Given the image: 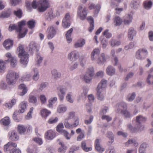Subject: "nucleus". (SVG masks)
Returning a JSON list of instances; mask_svg holds the SVG:
<instances>
[{"label": "nucleus", "instance_id": "obj_1", "mask_svg": "<svg viewBox=\"0 0 153 153\" xmlns=\"http://www.w3.org/2000/svg\"><path fill=\"white\" fill-rule=\"evenodd\" d=\"M146 118L141 115H139L136 117L135 122L136 124L134 127L132 125L128 124L127 126V129L132 133L140 132L144 129V126L143 124L146 121Z\"/></svg>", "mask_w": 153, "mask_h": 153}, {"label": "nucleus", "instance_id": "obj_2", "mask_svg": "<svg viewBox=\"0 0 153 153\" xmlns=\"http://www.w3.org/2000/svg\"><path fill=\"white\" fill-rule=\"evenodd\" d=\"M26 22L25 20H22L18 23V26L15 25H10L9 27V30L11 31L16 30L19 33V36L20 38L24 37L27 34L28 30L26 28H23L24 26L26 24Z\"/></svg>", "mask_w": 153, "mask_h": 153}, {"label": "nucleus", "instance_id": "obj_3", "mask_svg": "<svg viewBox=\"0 0 153 153\" xmlns=\"http://www.w3.org/2000/svg\"><path fill=\"white\" fill-rule=\"evenodd\" d=\"M19 57L20 58V62L23 68L26 67L29 61V55L24 50L22 46L20 45L17 48Z\"/></svg>", "mask_w": 153, "mask_h": 153}, {"label": "nucleus", "instance_id": "obj_4", "mask_svg": "<svg viewBox=\"0 0 153 153\" xmlns=\"http://www.w3.org/2000/svg\"><path fill=\"white\" fill-rule=\"evenodd\" d=\"M31 5L34 9H36L38 7V11L43 12L49 7L50 3L49 0H39L37 4L36 0H33Z\"/></svg>", "mask_w": 153, "mask_h": 153}, {"label": "nucleus", "instance_id": "obj_5", "mask_svg": "<svg viewBox=\"0 0 153 153\" xmlns=\"http://www.w3.org/2000/svg\"><path fill=\"white\" fill-rule=\"evenodd\" d=\"M19 77V72L12 70L9 71L7 75V81L9 85H13Z\"/></svg>", "mask_w": 153, "mask_h": 153}, {"label": "nucleus", "instance_id": "obj_6", "mask_svg": "<svg viewBox=\"0 0 153 153\" xmlns=\"http://www.w3.org/2000/svg\"><path fill=\"white\" fill-rule=\"evenodd\" d=\"M116 107L118 108L117 111L119 112L121 110L120 113L126 118H129L132 117V115L127 110V105L126 103L122 102L118 104Z\"/></svg>", "mask_w": 153, "mask_h": 153}, {"label": "nucleus", "instance_id": "obj_7", "mask_svg": "<svg viewBox=\"0 0 153 153\" xmlns=\"http://www.w3.org/2000/svg\"><path fill=\"white\" fill-rule=\"evenodd\" d=\"M94 75V68L92 67H89L85 74L81 76V78L86 83H89Z\"/></svg>", "mask_w": 153, "mask_h": 153}, {"label": "nucleus", "instance_id": "obj_8", "mask_svg": "<svg viewBox=\"0 0 153 153\" xmlns=\"http://www.w3.org/2000/svg\"><path fill=\"white\" fill-rule=\"evenodd\" d=\"M148 54V51L146 48H141L136 51L135 57L137 59L143 60L147 57Z\"/></svg>", "mask_w": 153, "mask_h": 153}, {"label": "nucleus", "instance_id": "obj_9", "mask_svg": "<svg viewBox=\"0 0 153 153\" xmlns=\"http://www.w3.org/2000/svg\"><path fill=\"white\" fill-rule=\"evenodd\" d=\"M87 13L88 11L85 7L83 8L81 6L79 7L77 15L80 19L82 20H85L86 17Z\"/></svg>", "mask_w": 153, "mask_h": 153}, {"label": "nucleus", "instance_id": "obj_10", "mask_svg": "<svg viewBox=\"0 0 153 153\" xmlns=\"http://www.w3.org/2000/svg\"><path fill=\"white\" fill-rule=\"evenodd\" d=\"M79 56V52L76 51H73L68 55V58L70 61H74Z\"/></svg>", "mask_w": 153, "mask_h": 153}, {"label": "nucleus", "instance_id": "obj_11", "mask_svg": "<svg viewBox=\"0 0 153 153\" xmlns=\"http://www.w3.org/2000/svg\"><path fill=\"white\" fill-rule=\"evenodd\" d=\"M109 58V56L108 55L105 54L104 53H102L97 59L96 62L98 64L100 65L106 62Z\"/></svg>", "mask_w": 153, "mask_h": 153}, {"label": "nucleus", "instance_id": "obj_12", "mask_svg": "<svg viewBox=\"0 0 153 153\" xmlns=\"http://www.w3.org/2000/svg\"><path fill=\"white\" fill-rule=\"evenodd\" d=\"M47 33L48 39H50L55 36L56 34V31L54 27L51 26L48 28Z\"/></svg>", "mask_w": 153, "mask_h": 153}, {"label": "nucleus", "instance_id": "obj_13", "mask_svg": "<svg viewBox=\"0 0 153 153\" xmlns=\"http://www.w3.org/2000/svg\"><path fill=\"white\" fill-rule=\"evenodd\" d=\"M133 19V15L131 13L126 14L123 18L124 24L129 25L132 22Z\"/></svg>", "mask_w": 153, "mask_h": 153}, {"label": "nucleus", "instance_id": "obj_14", "mask_svg": "<svg viewBox=\"0 0 153 153\" xmlns=\"http://www.w3.org/2000/svg\"><path fill=\"white\" fill-rule=\"evenodd\" d=\"M70 18L69 14L67 13L65 17L63 19L62 23V26L64 28H68L70 26Z\"/></svg>", "mask_w": 153, "mask_h": 153}, {"label": "nucleus", "instance_id": "obj_15", "mask_svg": "<svg viewBox=\"0 0 153 153\" xmlns=\"http://www.w3.org/2000/svg\"><path fill=\"white\" fill-rule=\"evenodd\" d=\"M69 120L66 118L64 120V125L65 127L67 128H72L76 127L79 125L77 121L74 122V123L71 124L68 122Z\"/></svg>", "mask_w": 153, "mask_h": 153}, {"label": "nucleus", "instance_id": "obj_16", "mask_svg": "<svg viewBox=\"0 0 153 153\" xmlns=\"http://www.w3.org/2000/svg\"><path fill=\"white\" fill-rule=\"evenodd\" d=\"M9 138L12 141H16L19 139V137L17 133L15 131H10L8 134Z\"/></svg>", "mask_w": 153, "mask_h": 153}, {"label": "nucleus", "instance_id": "obj_17", "mask_svg": "<svg viewBox=\"0 0 153 153\" xmlns=\"http://www.w3.org/2000/svg\"><path fill=\"white\" fill-rule=\"evenodd\" d=\"M107 84V81L102 79L98 84L97 89L106 90V88Z\"/></svg>", "mask_w": 153, "mask_h": 153}, {"label": "nucleus", "instance_id": "obj_18", "mask_svg": "<svg viewBox=\"0 0 153 153\" xmlns=\"http://www.w3.org/2000/svg\"><path fill=\"white\" fill-rule=\"evenodd\" d=\"M100 53V50L98 48L94 49L91 53V58L92 61L96 60Z\"/></svg>", "mask_w": 153, "mask_h": 153}, {"label": "nucleus", "instance_id": "obj_19", "mask_svg": "<svg viewBox=\"0 0 153 153\" xmlns=\"http://www.w3.org/2000/svg\"><path fill=\"white\" fill-rule=\"evenodd\" d=\"M46 138L49 140L53 139L56 136V134L54 131L50 130L47 131L45 133Z\"/></svg>", "mask_w": 153, "mask_h": 153}, {"label": "nucleus", "instance_id": "obj_20", "mask_svg": "<svg viewBox=\"0 0 153 153\" xmlns=\"http://www.w3.org/2000/svg\"><path fill=\"white\" fill-rule=\"evenodd\" d=\"M128 37L129 40H132L137 34V31L132 27H130L128 30Z\"/></svg>", "mask_w": 153, "mask_h": 153}, {"label": "nucleus", "instance_id": "obj_21", "mask_svg": "<svg viewBox=\"0 0 153 153\" xmlns=\"http://www.w3.org/2000/svg\"><path fill=\"white\" fill-rule=\"evenodd\" d=\"M39 49V47L37 46L36 44L34 42H31L29 45L28 50L30 51L33 52L37 51Z\"/></svg>", "mask_w": 153, "mask_h": 153}, {"label": "nucleus", "instance_id": "obj_22", "mask_svg": "<svg viewBox=\"0 0 153 153\" xmlns=\"http://www.w3.org/2000/svg\"><path fill=\"white\" fill-rule=\"evenodd\" d=\"M13 44V40L10 39L5 40L3 44L4 47L6 50H9L12 47Z\"/></svg>", "mask_w": 153, "mask_h": 153}, {"label": "nucleus", "instance_id": "obj_23", "mask_svg": "<svg viewBox=\"0 0 153 153\" xmlns=\"http://www.w3.org/2000/svg\"><path fill=\"white\" fill-rule=\"evenodd\" d=\"M149 145L146 142H143L140 145L139 148V153H146V149L148 147Z\"/></svg>", "mask_w": 153, "mask_h": 153}, {"label": "nucleus", "instance_id": "obj_24", "mask_svg": "<svg viewBox=\"0 0 153 153\" xmlns=\"http://www.w3.org/2000/svg\"><path fill=\"white\" fill-rule=\"evenodd\" d=\"M98 99L101 100L104 98L106 94V90L97 89Z\"/></svg>", "mask_w": 153, "mask_h": 153}, {"label": "nucleus", "instance_id": "obj_25", "mask_svg": "<svg viewBox=\"0 0 153 153\" xmlns=\"http://www.w3.org/2000/svg\"><path fill=\"white\" fill-rule=\"evenodd\" d=\"M88 89L85 87H83L81 91V94L79 95V98L78 100L79 101L80 99H85L87 94L88 91Z\"/></svg>", "mask_w": 153, "mask_h": 153}, {"label": "nucleus", "instance_id": "obj_26", "mask_svg": "<svg viewBox=\"0 0 153 153\" xmlns=\"http://www.w3.org/2000/svg\"><path fill=\"white\" fill-rule=\"evenodd\" d=\"M95 146L96 149L99 152L102 153L104 151L105 149L101 147L100 144V140L97 139L95 142Z\"/></svg>", "mask_w": 153, "mask_h": 153}, {"label": "nucleus", "instance_id": "obj_27", "mask_svg": "<svg viewBox=\"0 0 153 153\" xmlns=\"http://www.w3.org/2000/svg\"><path fill=\"white\" fill-rule=\"evenodd\" d=\"M109 44L112 47L118 46L121 45L120 41L114 38H112L109 41Z\"/></svg>", "mask_w": 153, "mask_h": 153}, {"label": "nucleus", "instance_id": "obj_28", "mask_svg": "<svg viewBox=\"0 0 153 153\" xmlns=\"http://www.w3.org/2000/svg\"><path fill=\"white\" fill-rule=\"evenodd\" d=\"M130 144L137 146L138 145V143L135 138H132L129 139L127 142L125 143V145L126 146H128Z\"/></svg>", "mask_w": 153, "mask_h": 153}, {"label": "nucleus", "instance_id": "obj_29", "mask_svg": "<svg viewBox=\"0 0 153 153\" xmlns=\"http://www.w3.org/2000/svg\"><path fill=\"white\" fill-rule=\"evenodd\" d=\"M18 131L21 134H24L26 132L27 127L22 125H19L17 127Z\"/></svg>", "mask_w": 153, "mask_h": 153}, {"label": "nucleus", "instance_id": "obj_30", "mask_svg": "<svg viewBox=\"0 0 153 153\" xmlns=\"http://www.w3.org/2000/svg\"><path fill=\"white\" fill-rule=\"evenodd\" d=\"M52 77L53 79H57L60 78L61 76V73L58 72V71L55 69L52 70L51 71Z\"/></svg>", "mask_w": 153, "mask_h": 153}, {"label": "nucleus", "instance_id": "obj_31", "mask_svg": "<svg viewBox=\"0 0 153 153\" xmlns=\"http://www.w3.org/2000/svg\"><path fill=\"white\" fill-rule=\"evenodd\" d=\"M27 104L26 102L23 101L21 102L19 105V109L18 111L19 113L24 112L26 109Z\"/></svg>", "mask_w": 153, "mask_h": 153}, {"label": "nucleus", "instance_id": "obj_32", "mask_svg": "<svg viewBox=\"0 0 153 153\" xmlns=\"http://www.w3.org/2000/svg\"><path fill=\"white\" fill-rule=\"evenodd\" d=\"M68 120L71 119H73L74 120V122L77 121L78 122V124H79V121L78 117L76 115L75 113L74 112H71L69 113V115L66 118Z\"/></svg>", "mask_w": 153, "mask_h": 153}, {"label": "nucleus", "instance_id": "obj_33", "mask_svg": "<svg viewBox=\"0 0 153 153\" xmlns=\"http://www.w3.org/2000/svg\"><path fill=\"white\" fill-rule=\"evenodd\" d=\"M85 42L84 39H79L74 44V47L77 48L82 47L85 44Z\"/></svg>", "mask_w": 153, "mask_h": 153}, {"label": "nucleus", "instance_id": "obj_34", "mask_svg": "<svg viewBox=\"0 0 153 153\" xmlns=\"http://www.w3.org/2000/svg\"><path fill=\"white\" fill-rule=\"evenodd\" d=\"M87 19L90 24V26L88 29V30L90 32H91L94 30V19L91 16L88 17L87 18Z\"/></svg>", "mask_w": 153, "mask_h": 153}, {"label": "nucleus", "instance_id": "obj_35", "mask_svg": "<svg viewBox=\"0 0 153 153\" xmlns=\"http://www.w3.org/2000/svg\"><path fill=\"white\" fill-rule=\"evenodd\" d=\"M67 108L66 106L61 104L58 105L57 108V111L59 113H64L67 110Z\"/></svg>", "mask_w": 153, "mask_h": 153}, {"label": "nucleus", "instance_id": "obj_36", "mask_svg": "<svg viewBox=\"0 0 153 153\" xmlns=\"http://www.w3.org/2000/svg\"><path fill=\"white\" fill-rule=\"evenodd\" d=\"M106 71L108 75L112 76L115 73V69L111 65H109L107 68Z\"/></svg>", "mask_w": 153, "mask_h": 153}, {"label": "nucleus", "instance_id": "obj_37", "mask_svg": "<svg viewBox=\"0 0 153 153\" xmlns=\"http://www.w3.org/2000/svg\"><path fill=\"white\" fill-rule=\"evenodd\" d=\"M40 113L43 117L46 118L51 114V112L46 108H44L41 110Z\"/></svg>", "mask_w": 153, "mask_h": 153}, {"label": "nucleus", "instance_id": "obj_38", "mask_svg": "<svg viewBox=\"0 0 153 153\" xmlns=\"http://www.w3.org/2000/svg\"><path fill=\"white\" fill-rule=\"evenodd\" d=\"M140 1L138 0H133L131 1V8L137 9L140 7Z\"/></svg>", "mask_w": 153, "mask_h": 153}, {"label": "nucleus", "instance_id": "obj_39", "mask_svg": "<svg viewBox=\"0 0 153 153\" xmlns=\"http://www.w3.org/2000/svg\"><path fill=\"white\" fill-rule=\"evenodd\" d=\"M33 75L32 76L33 79L35 81L38 80L39 78V71L37 68H34L33 69Z\"/></svg>", "mask_w": 153, "mask_h": 153}, {"label": "nucleus", "instance_id": "obj_40", "mask_svg": "<svg viewBox=\"0 0 153 153\" xmlns=\"http://www.w3.org/2000/svg\"><path fill=\"white\" fill-rule=\"evenodd\" d=\"M19 88L22 89V92L20 94V95L23 96L26 94L27 91V89L26 85L24 84H22L19 86Z\"/></svg>", "mask_w": 153, "mask_h": 153}, {"label": "nucleus", "instance_id": "obj_41", "mask_svg": "<svg viewBox=\"0 0 153 153\" xmlns=\"http://www.w3.org/2000/svg\"><path fill=\"white\" fill-rule=\"evenodd\" d=\"M73 29L71 28L67 32L65 35L66 39L68 43H70L72 40V39L71 37V34L73 31Z\"/></svg>", "mask_w": 153, "mask_h": 153}, {"label": "nucleus", "instance_id": "obj_42", "mask_svg": "<svg viewBox=\"0 0 153 153\" xmlns=\"http://www.w3.org/2000/svg\"><path fill=\"white\" fill-rule=\"evenodd\" d=\"M106 136L111 140L108 142V145L111 144L114 141V137L113 134L111 131H108L107 132Z\"/></svg>", "mask_w": 153, "mask_h": 153}, {"label": "nucleus", "instance_id": "obj_43", "mask_svg": "<svg viewBox=\"0 0 153 153\" xmlns=\"http://www.w3.org/2000/svg\"><path fill=\"white\" fill-rule=\"evenodd\" d=\"M28 153H38V149L36 146H30L27 149Z\"/></svg>", "mask_w": 153, "mask_h": 153}, {"label": "nucleus", "instance_id": "obj_44", "mask_svg": "<svg viewBox=\"0 0 153 153\" xmlns=\"http://www.w3.org/2000/svg\"><path fill=\"white\" fill-rule=\"evenodd\" d=\"M122 23V20L120 17L118 16H116L114 18V25L116 26L120 25Z\"/></svg>", "mask_w": 153, "mask_h": 153}, {"label": "nucleus", "instance_id": "obj_45", "mask_svg": "<svg viewBox=\"0 0 153 153\" xmlns=\"http://www.w3.org/2000/svg\"><path fill=\"white\" fill-rule=\"evenodd\" d=\"M1 123L4 126H8L10 123V121L9 117L6 116L2 119L0 121Z\"/></svg>", "mask_w": 153, "mask_h": 153}, {"label": "nucleus", "instance_id": "obj_46", "mask_svg": "<svg viewBox=\"0 0 153 153\" xmlns=\"http://www.w3.org/2000/svg\"><path fill=\"white\" fill-rule=\"evenodd\" d=\"M21 79L23 81H29L31 80V75L30 73H26L22 77Z\"/></svg>", "mask_w": 153, "mask_h": 153}, {"label": "nucleus", "instance_id": "obj_47", "mask_svg": "<svg viewBox=\"0 0 153 153\" xmlns=\"http://www.w3.org/2000/svg\"><path fill=\"white\" fill-rule=\"evenodd\" d=\"M57 98L56 97L51 98L48 101V107L50 108H52L53 105L57 101Z\"/></svg>", "mask_w": 153, "mask_h": 153}, {"label": "nucleus", "instance_id": "obj_48", "mask_svg": "<svg viewBox=\"0 0 153 153\" xmlns=\"http://www.w3.org/2000/svg\"><path fill=\"white\" fill-rule=\"evenodd\" d=\"M46 19L50 21L53 18V11L52 10H48L45 14Z\"/></svg>", "mask_w": 153, "mask_h": 153}, {"label": "nucleus", "instance_id": "obj_49", "mask_svg": "<svg viewBox=\"0 0 153 153\" xmlns=\"http://www.w3.org/2000/svg\"><path fill=\"white\" fill-rule=\"evenodd\" d=\"M8 146L10 147V146H11L13 147V148H16L17 146V144L16 143L12 141L9 142L4 146V149L5 152H7V147L8 146Z\"/></svg>", "mask_w": 153, "mask_h": 153}, {"label": "nucleus", "instance_id": "obj_50", "mask_svg": "<svg viewBox=\"0 0 153 153\" xmlns=\"http://www.w3.org/2000/svg\"><path fill=\"white\" fill-rule=\"evenodd\" d=\"M72 96L73 93L71 92H69L67 94L66 97L67 101L71 103H73L74 102V100L72 98Z\"/></svg>", "mask_w": 153, "mask_h": 153}, {"label": "nucleus", "instance_id": "obj_51", "mask_svg": "<svg viewBox=\"0 0 153 153\" xmlns=\"http://www.w3.org/2000/svg\"><path fill=\"white\" fill-rule=\"evenodd\" d=\"M81 147L82 149L86 152H88L92 150V148L91 147H86V143L85 141H83L82 142Z\"/></svg>", "mask_w": 153, "mask_h": 153}, {"label": "nucleus", "instance_id": "obj_52", "mask_svg": "<svg viewBox=\"0 0 153 153\" xmlns=\"http://www.w3.org/2000/svg\"><path fill=\"white\" fill-rule=\"evenodd\" d=\"M28 27L31 29H33L35 27L36 24L35 21L34 19H31L27 23Z\"/></svg>", "mask_w": 153, "mask_h": 153}, {"label": "nucleus", "instance_id": "obj_53", "mask_svg": "<svg viewBox=\"0 0 153 153\" xmlns=\"http://www.w3.org/2000/svg\"><path fill=\"white\" fill-rule=\"evenodd\" d=\"M61 133L64 136L67 140H69L71 139V135L66 130H63Z\"/></svg>", "mask_w": 153, "mask_h": 153}, {"label": "nucleus", "instance_id": "obj_54", "mask_svg": "<svg viewBox=\"0 0 153 153\" xmlns=\"http://www.w3.org/2000/svg\"><path fill=\"white\" fill-rule=\"evenodd\" d=\"M152 4V3L150 1H146L143 3L144 6L146 9H149L150 8Z\"/></svg>", "mask_w": 153, "mask_h": 153}, {"label": "nucleus", "instance_id": "obj_55", "mask_svg": "<svg viewBox=\"0 0 153 153\" xmlns=\"http://www.w3.org/2000/svg\"><path fill=\"white\" fill-rule=\"evenodd\" d=\"M135 97V93H133L127 95L126 100L128 102L132 101L134 99Z\"/></svg>", "mask_w": 153, "mask_h": 153}, {"label": "nucleus", "instance_id": "obj_56", "mask_svg": "<svg viewBox=\"0 0 153 153\" xmlns=\"http://www.w3.org/2000/svg\"><path fill=\"white\" fill-rule=\"evenodd\" d=\"M5 68V62L2 60H0V73L3 72Z\"/></svg>", "mask_w": 153, "mask_h": 153}, {"label": "nucleus", "instance_id": "obj_57", "mask_svg": "<svg viewBox=\"0 0 153 153\" xmlns=\"http://www.w3.org/2000/svg\"><path fill=\"white\" fill-rule=\"evenodd\" d=\"M59 144H61V146L58 149V152L62 153L65 152L67 149L66 146H65L61 142L59 143Z\"/></svg>", "mask_w": 153, "mask_h": 153}, {"label": "nucleus", "instance_id": "obj_58", "mask_svg": "<svg viewBox=\"0 0 153 153\" xmlns=\"http://www.w3.org/2000/svg\"><path fill=\"white\" fill-rule=\"evenodd\" d=\"M10 64L11 66L13 67H15L17 64V59L15 57H13L10 60Z\"/></svg>", "mask_w": 153, "mask_h": 153}, {"label": "nucleus", "instance_id": "obj_59", "mask_svg": "<svg viewBox=\"0 0 153 153\" xmlns=\"http://www.w3.org/2000/svg\"><path fill=\"white\" fill-rule=\"evenodd\" d=\"M14 14L18 18H21L22 16V10L19 9L17 10H14Z\"/></svg>", "mask_w": 153, "mask_h": 153}, {"label": "nucleus", "instance_id": "obj_60", "mask_svg": "<svg viewBox=\"0 0 153 153\" xmlns=\"http://www.w3.org/2000/svg\"><path fill=\"white\" fill-rule=\"evenodd\" d=\"M147 82L149 84L152 85L153 84V75L149 74L147 79Z\"/></svg>", "mask_w": 153, "mask_h": 153}, {"label": "nucleus", "instance_id": "obj_61", "mask_svg": "<svg viewBox=\"0 0 153 153\" xmlns=\"http://www.w3.org/2000/svg\"><path fill=\"white\" fill-rule=\"evenodd\" d=\"M87 59L86 58L84 57H81L79 59V62L80 65L82 67L85 66L86 62Z\"/></svg>", "mask_w": 153, "mask_h": 153}, {"label": "nucleus", "instance_id": "obj_62", "mask_svg": "<svg viewBox=\"0 0 153 153\" xmlns=\"http://www.w3.org/2000/svg\"><path fill=\"white\" fill-rule=\"evenodd\" d=\"M64 128L63 124L62 123H60L58 124L56 127V130L57 131L61 133Z\"/></svg>", "mask_w": 153, "mask_h": 153}, {"label": "nucleus", "instance_id": "obj_63", "mask_svg": "<svg viewBox=\"0 0 153 153\" xmlns=\"http://www.w3.org/2000/svg\"><path fill=\"white\" fill-rule=\"evenodd\" d=\"M135 45V44L134 42H130L128 45L125 46V48L126 50L131 49L134 47Z\"/></svg>", "mask_w": 153, "mask_h": 153}, {"label": "nucleus", "instance_id": "obj_64", "mask_svg": "<svg viewBox=\"0 0 153 153\" xmlns=\"http://www.w3.org/2000/svg\"><path fill=\"white\" fill-rule=\"evenodd\" d=\"M37 100L35 96L32 95H30V96L29 98V102L33 103H35L36 102Z\"/></svg>", "mask_w": 153, "mask_h": 153}]
</instances>
